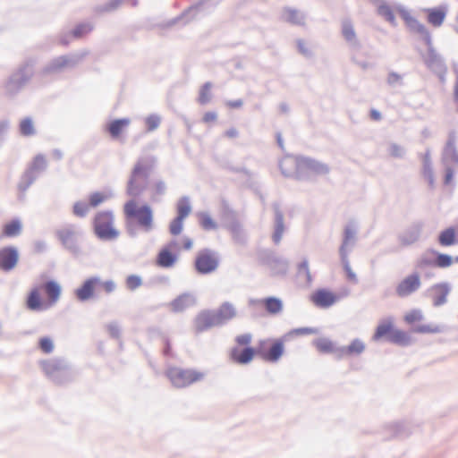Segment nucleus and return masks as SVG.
<instances>
[{
  "label": "nucleus",
  "instance_id": "32",
  "mask_svg": "<svg viewBox=\"0 0 458 458\" xmlns=\"http://www.w3.org/2000/svg\"><path fill=\"white\" fill-rule=\"evenodd\" d=\"M131 119L128 117L116 118L111 120L106 125V131L112 139L115 140L120 137L122 132L129 126Z\"/></svg>",
  "mask_w": 458,
  "mask_h": 458
},
{
  "label": "nucleus",
  "instance_id": "53",
  "mask_svg": "<svg viewBox=\"0 0 458 458\" xmlns=\"http://www.w3.org/2000/svg\"><path fill=\"white\" fill-rule=\"evenodd\" d=\"M286 14L285 20L295 25H301L304 23V16L300 13L296 9L287 7L284 9Z\"/></svg>",
  "mask_w": 458,
  "mask_h": 458
},
{
  "label": "nucleus",
  "instance_id": "28",
  "mask_svg": "<svg viewBox=\"0 0 458 458\" xmlns=\"http://www.w3.org/2000/svg\"><path fill=\"white\" fill-rule=\"evenodd\" d=\"M256 303L262 304L265 310L272 316L281 313L284 309L283 301L276 296H268L260 300L250 299L249 301L250 305H254Z\"/></svg>",
  "mask_w": 458,
  "mask_h": 458
},
{
  "label": "nucleus",
  "instance_id": "29",
  "mask_svg": "<svg viewBox=\"0 0 458 458\" xmlns=\"http://www.w3.org/2000/svg\"><path fill=\"white\" fill-rule=\"evenodd\" d=\"M366 345L360 338L353 339L350 344L337 348V358L342 359L344 356H359L365 351Z\"/></svg>",
  "mask_w": 458,
  "mask_h": 458
},
{
  "label": "nucleus",
  "instance_id": "48",
  "mask_svg": "<svg viewBox=\"0 0 458 458\" xmlns=\"http://www.w3.org/2000/svg\"><path fill=\"white\" fill-rule=\"evenodd\" d=\"M123 1L124 0H110L103 4L95 6L93 11L96 14L111 13L117 10Z\"/></svg>",
  "mask_w": 458,
  "mask_h": 458
},
{
  "label": "nucleus",
  "instance_id": "64",
  "mask_svg": "<svg viewBox=\"0 0 458 458\" xmlns=\"http://www.w3.org/2000/svg\"><path fill=\"white\" fill-rule=\"evenodd\" d=\"M142 278L138 275H130L126 277L125 285L128 290L134 291L142 285Z\"/></svg>",
  "mask_w": 458,
  "mask_h": 458
},
{
  "label": "nucleus",
  "instance_id": "47",
  "mask_svg": "<svg viewBox=\"0 0 458 458\" xmlns=\"http://www.w3.org/2000/svg\"><path fill=\"white\" fill-rule=\"evenodd\" d=\"M19 131L21 135L24 137H30L36 134V130L31 117L27 116L20 122Z\"/></svg>",
  "mask_w": 458,
  "mask_h": 458
},
{
  "label": "nucleus",
  "instance_id": "27",
  "mask_svg": "<svg viewBox=\"0 0 458 458\" xmlns=\"http://www.w3.org/2000/svg\"><path fill=\"white\" fill-rule=\"evenodd\" d=\"M196 297L191 293H183L174 298L168 305L174 313L183 312L188 308L196 305Z\"/></svg>",
  "mask_w": 458,
  "mask_h": 458
},
{
  "label": "nucleus",
  "instance_id": "39",
  "mask_svg": "<svg viewBox=\"0 0 458 458\" xmlns=\"http://www.w3.org/2000/svg\"><path fill=\"white\" fill-rule=\"evenodd\" d=\"M377 13L380 17L384 18L385 21L389 22L393 27L397 26L396 18L392 7L385 1H381V3L377 7Z\"/></svg>",
  "mask_w": 458,
  "mask_h": 458
},
{
  "label": "nucleus",
  "instance_id": "30",
  "mask_svg": "<svg viewBox=\"0 0 458 458\" xmlns=\"http://www.w3.org/2000/svg\"><path fill=\"white\" fill-rule=\"evenodd\" d=\"M178 260V254L168 248H162L156 258V264L162 268L173 267Z\"/></svg>",
  "mask_w": 458,
  "mask_h": 458
},
{
  "label": "nucleus",
  "instance_id": "19",
  "mask_svg": "<svg viewBox=\"0 0 458 458\" xmlns=\"http://www.w3.org/2000/svg\"><path fill=\"white\" fill-rule=\"evenodd\" d=\"M420 276L418 272H413L403 278L396 286V294L399 297H407L420 287Z\"/></svg>",
  "mask_w": 458,
  "mask_h": 458
},
{
  "label": "nucleus",
  "instance_id": "2",
  "mask_svg": "<svg viewBox=\"0 0 458 458\" xmlns=\"http://www.w3.org/2000/svg\"><path fill=\"white\" fill-rule=\"evenodd\" d=\"M237 311L229 302H223L217 310H203L194 318L196 333H202L213 327H222L234 318Z\"/></svg>",
  "mask_w": 458,
  "mask_h": 458
},
{
  "label": "nucleus",
  "instance_id": "33",
  "mask_svg": "<svg viewBox=\"0 0 458 458\" xmlns=\"http://www.w3.org/2000/svg\"><path fill=\"white\" fill-rule=\"evenodd\" d=\"M433 291V305L439 307L444 305L447 301V296L451 291V286L448 283L443 282L436 284L432 286Z\"/></svg>",
  "mask_w": 458,
  "mask_h": 458
},
{
  "label": "nucleus",
  "instance_id": "8",
  "mask_svg": "<svg viewBox=\"0 0 458 458\" xmlns=\"http://www.w3.org/2000/svg\"><path fill=\"white\" fill-rule=\"evenodd\" d=\"M55 238L59 241L62 248L71 255L77 258L81 255L82 250L80 244L83 238V232L73 224H68L55 232Z\"/></svg>",
  "mask_w": 458,
  "mask_h": 458
},
{
  "label": "nucleus",
  "instance_id": "4",
  "mask_svg": "<svg viewBox=\"0 0 458 458\" xmlns=\"http://www.w3.org/2000/svg\"><path fill=\"white\" fill-rule=\"evenodd\" d=\"M34 76V61L28 59L21 64L4 82L5 94L15 97Z\"/></svg>",
  "mask_w": 458,
  "mask_h": 458
},
{
  "label": "nucleus",
  "instance_id": "58",
  "mask_svg": "<svg viewBox=\"0 0 458 458\" xmlns=\"http://www.w3.org/2000/svg\"><path fill=\"white\" fill-rule=\"evenodd\" d=\"M47 168V161L42 154H38L34 158L30 167L26 171H32L35 174L36 170L44 171Z\"/></svg>",
  "mask_w": 458,
  "mask_h": 458
},
{
  "label": "nucleus",
  "instance_id": "55",
  "mask_svg": "<svg viewBox=\"0 0 458 458\" xmlns=\"http://www.w3.org/2000/svg\"><path fill=\"white\" fill-rule=\"evenodd\" d=\"M340 260L348 280L353 284H358V277L350 266L348 255H340Z\"/></svg>",
  "mask_w": 458,
  "mask_h": 458
},
{
  "label": "nucleus",
  "instance_id": "20",
  "mask_svg": "<svg viewBox=\"0 0 458 458\" xmlns=\"http://www.w3.org/2000/svg\"><path fill=\"white\" fill-rule=\"evenodd\" d=\"M424 223L420 220L412 222L402 233L398 235V240L402 246H410L420 238Z\"/></svg>",
  "mask_w": 458,
  "mask_h": 458
},
{
  "label": "nucleus",
  "instance_id": "22",
  "mask_svg": "<svg viewBox=\"0 0 458 458\" xmlns=\"http://www.w3.org/2000/svg\"><path fill=\"white\" fill-rule=\"evenodd\" d=\"M310 300L315 306L327 309L334 305L339 300V297L329 289L320 288L311 294Z\"/></svg>",
  "mask_w": 458,
  "mask_h": 458
},
{
  "label": "nucleus",
  "instance_id": "16",
  "mask_svg": "<svg viewBox=\"0 0 458 458\" xmlns=\"http://www.w3.org/2000/svg\"><path fill=\"white\" fill-rule=\"evenodd\" d=\"M81 58L74 55H64L52 59L41 70L43 76L56 73L64 68H74Z\"/></svg>",
  "mask_w": 458,
  "mask_h": 458
},
{
  "label": "nucleus",
  "instance_id": "57",
  "mask_svg": "<svg viewBox=\"0 0 458 458\" xmlns=\"http://www.w3.org/2000/svg\"><path fill=\"white\" fill-rule=\"evenodd\" d=\"M318 330L315 327H298L290 330L284 335L286 336V340L289 341L294 335H312L318 334Z\"/></svg>",
  "mask_w": 458,
  "mask_h": 458
},
{
  "label": "nucleus",
  "instance_id": "17",
  "mask_svg": "<svg viewBox=\"0 0 458 458\" xmlns=\"http://www.w3.org/2000/svg\"><path fill=\"white\" fill-rule=\"evenodd\" d=\"M100 283V276H93L85 279L81 284L75 289L74 296L81 302H86L96 297L95 292Z\"/></svg>",
  "mask_w": 458,
  "mask_h": 458
},
{
  "label": "nucleus",
  "instance_id": "37",
  "mask_svg": "<svg viewBox=\"0 0 458 458\" xmlns=\"http://www.w3.org/2000/svg\"><path fill=\"white\" fill-rule=\"evenodd\" d=\"M225 229L231 233L234 243L238 245H245L247 243V234L241 222L229 225Z\"/></svg>",
  "mask_w": 458,
  "mask_h": 458
},
{
  "label": "nucleus",
  "instance_id": "62",
  "mask_svg": "<svg viewBox=\"0 0 458 458\" xmlns=\"http://www.w3.org/2000/svg\"><path fill=\"white\" fill-rule=\"evenodd\" d=\"M107 199V195L100 191H95L89 196V206L91 208H97Z\"/></svg>",
  "mask_w": 458,
  "mask_h": 458
},
{
  "label": "nucleus",
  "instance_id": "41",
  "mask_svg": "<svg viewBox=\"0 0 458 458\" xmlns=\"http://www.w3.org/2000/svg\"><path fill=\"white\" fill-rule=\"evenodd\" d=\"M22 224L19 218H13L3 226L2 233L5 237H15L21 234Z\"/></svg>",
  "mask_w": 458,
  "mask_h": 458
},
{
  "label": "nucleus",
  "instance_id": "63",
  "mask_svg": "<svg viewBox=\"0 0 458 458\" xmlns=\"http://www.w3.org/2000/svg\"><path fill=\"white\" fill-rule=\"evenodd\" d=\"M185 219L174 216V218L169 224V233L172 235H179L183 229V222Z\"/></svg>",
  "mask_w": 458,
  "mask_h": 458
},
{
  "label": "nucleus",
  "instance_id": "7",
  "mask_svg": "<svg viewBox=\"0 0 458 458\" xmlns=\"http://www.w3.org/2000/svg\"><path fill=\"white\" fill-rule=\"evenodd\" d=\"M114 221L112 210H102L96 213L92 219V229L98 240L110 242L118 238L120 232L114 226Z\"/></svg>",
  "mask_w": 458,
  "mask_h": 458
},
{
  "label": "nucleus",
  "instance_id": "43",
  "mask_svg": "<svg viewBox=\"0 0 458 458\" xmlns=\"http://www.w3.org/2000/svg\"><path fill=\"white\" fill-rule=\"evenodd\" d=\"M176 216L178 217L186 219L191 213L192 208L191 205L190 198L188 196L181 197L176 203Z\"/></svg>",
  "mask_w": 458,
  "mask_h": 458
},
{
  "label": "nucleus",
  "instance_id": "59",
  "mask_svg": "<svg viewBox=\"0 0 458 458\" xmlns=\"http://www.w3.org/2000/svg\"><path fill=\"white\" fill-rule=\"evenodd\" d=\"M89 206L84 201H76L72 206V214L77 216L83 218L89 213Z\"/></svg>",
  "mask_w": 458,
  "mask_h": 458
},
{
  "label": "nucleus",
  "instance_id": "11",
  "mask_svg": "<svg viewBox=\"0 0 458 458\" xmlns=\"http://www.w3.org/2000/svg\"><path fill=\"white\" fill-rule=\"evenodd\" d=\"M286 336L259 340L257 344L258 357L266 362L276 363L284 353Z\"/></svg>",
  "mask_w": 458,
  "mask_h": 458
},
{
  "label": "nucleus",
  "instance_id": "13",
  "mask_svg": "<svg viewBox=\"0 0 458 458\" xmlns=\"http://www.w3.org/2000/svg\"><path fill=\"white\" fill-rule=\"evenodd\" d=\"M223 0H198L182 12L180 15L170 20L167 22V26H174L181 20H183L184 23H188L190 21L193 20L198 13H210Z\"/></svg>",
  "mask_w": 458,
  "mask_h": 458
},
{
  "label": "nucleus",
  "instance_id": "42",
  "mask_svg": "<svg viewBox=\"0 0 458 458\" xmlns=\"http://www.w3.org/2000/svg\"><path fill=\"white\" fill-rule=\"evenodd\" d=\"M26 305L30 310H40L43 309V302L38 288L35 287L30 292Z\"/></svg>",
  "mask_w": 458,
  "mask_h": 458
},
{
  "label": "nucleus",
  "instance_id": "45",
  "mask_svg": "<svg viewBox=\"0 0 458 458\" xmlns=\"http://www.w3.org/2000/svg\"><path fill=\"white\" fill-rule=\"evenodd\" d=\"M213 84L211 81L205 82L199 89L198 102L201 106H205L211 101L212 93L211 89Z\"/></svg>",
  "mask_w": 458,
  "mask_h": 458
},
{
  "label": "nucleus",
  "instance_id": "38",
  "mask_svg": "<svg viewBox=\"0 0 458 458\" xmlns=\"http://www.w3.org/2000/svg\"><path fill=\"white\" fill-rule=\"evenodd\" d=\"M43 290L49 296L51 303H55L60 299L62 287L57 281L54 279L47 280L43 284Z\"/></svg>",
  "mask_w": 458,
  "mask_h": 458
},
{
  "label": "nucleus",
  "instance_id": "3",
  "mask_svg": "<svg viewBox=\"0 0 458 458\" xmlns=\"http://www.w3.org/2000/svg\"><path fill=\"white\" fill-rule=\"evenodd\" d=\"M151 171V165L145 164L142 160L136 162L126 185V194L131 198V199L136 200L147 190Z\"/></svg>",
  "mask_w": 458,
  "mask_h": 458
},
{
  "label": "nucleus",
  "instance_id": "24",
  "mask_svg": "<svg viewBox=\"0 0 458 458\" xmlns=\"http://www.w3.org/2000/svg\"><path fill=\"white\" fill-rule=\"evenodd\" d=\"M274 210V232L272 233V241L276 245H278L285 230L284 213L280 208V204L274 202L272 204Z\"/></svg>",
  "mask_w": 458,
  "mask_h": 458
},
{
  "label": "nucleus",
  "instance_id": "21",
  "mask_svg": "<svg viewBox=\"0 0 458 458\" xmlns=\"http://www.w3.org/2000/svg\"><path fill=\"white\" fill-rule=\"evenodd\" d=\"M357 241V226L354 222H349L343 231L342 243L339 247V255H349Z\"/></svg>",
  "mask_w": 458,
  "mask_h": 458
},
{
  "label": "nucleus",
  "instance_id": "10",
  "mask_svg": "<svg viewBox=\"0 0 458 458\" xmlns=\"http://www.w3.org/2000/svg\"><path fill=\"white\" fill-rule=\"evenodd\" d=\"M310 172L317 175H326L330 172L327 164L315 158L299 156L295 159V179L298 181H309Z\"/></svg>",
  "mask_w": 458,
  "mask_h": 458
},
{
  "label": "nucleus",
  "instance_id": "14",
  "mask_svg": "<svg viewBox=\"0 0 458 458\" xmlns=\"http://www.w3.org/2000/svg\"><path fill=\"white\" fill-rule=\"evenodd\" d=\"M166 377L172 385L177 388H183L204 378V373L191 369L172 367L166 370Z\"/></svg>",
  "mask_w": 458,
  "mask_h": 458
},
{
  "label": "nucleus",
  "instance_id": "6",
  "mask_svg": "<svg viewBox=\"0 0 458 458\" xmlns=\"http://www.w3.org/2000/svg\"><path fill=\"white\" fill-rule=\"evenodd\" d=\"M382 339L403 347L410 345L411 343L410 335L403 330L396 328L391 318L379 322L372 335V340L375 342H378Z\"/></svg>",
  "mask_w": 458,
  "mask_h": 458
},
{
  "label": "nucleus",
  "instance_id": "25",
  "mask_svg": "<svg viewBox=\"0 0 458 458\" xmlns=\"http://www.w3.org/2000/svg\"><path fill=\"white\" fill-rule=\"evenodd\" d=\"M342 36L352 52L360 51L361 44L357 38L353 24L351 20L345 19L342 21Z\"/></svg>",
  "mask_w": 458,
  "mask_h": 458
},
{
  "label": "nucleus",
  "instance_id": "60",
  "mask_svg": "<svg viewBox=\"0 0 458 458\" xmlns=\"http://www.w3.org/2000/svg\"><path fill=\"white\" fill-rule=\"evenodd\" d=\"M38 345L41 352L46 354H50L55 348L54 342L49 336H43L39 338Z\"/></svg>",
  "mask_w": 458,
  "mask_h": 458
},
{
  "label": "nucleus",
  "instance_id": "46",
  "mask_svg": "<svg viewBox=\"0 0 458 458\" xmlns=\"http://www.w3.org/2000/svg\"><path fill=\"white\" fill-rule=\"evenodd\" d=\"M429 255V249H428L415 262V268L419 270H423L428 267H436L435 257L431 258Z\"/></svg>",
  "mask_w": 458,
  "mask_h": 458
},
{
  "label": "nucleus",
  "instance_id": "36",
  "mask_svg": "<svg viewBox=\"0 0 458 458\" xmlns=\"http://www.w3.org/2000/svg\"><path fill=\"white\" fill-rule=\"evenodd\" d=\"M386 430L390 432V438H406L411 434V429L407 423L395 422L386 426Z\"/></svg>",
  "mask_w": 458,
  "mask_h": 458
},
{
  "label": "nucleus",
  "instance_id": "50",
  "mask_svg": "<svg viewBox=\"0 0 458 458\" xmlns=\"http://www.w3.org/2000/svg\"><path fill=\"white\" fill-rule=\"evenodd\" d=\"M422 175L428 180L430 177H434V172L432 168V161L430 157V150L428 149L422 156Z\"/></svg>",
  "mask_w": 458,
  "mask_h": 458
},
{
  "label": "nucleus",
  "instance_id": "26",
  "mask_svg": "<svg viewBox=\"0 0 458 458\" xmlns=\"http://www.w3.org/2000/svg\"><path fill=\"white\" fill-rule=\"evenodd\" d=\"M255 356H258V350L257 346H246L242 349H240L238 347H233L231 350L230 357L231 359L242 365H246L251 362V360L254 359Z\"/></svg>",
  "mask_w": 458,
  "mask_h": 458
},
{
  "label": "nucleus",
  "instance_id": "18",
  "mask_svg": "<svg viewBox=\"0 0 458 458\" xmlns=\"http://www.w3.org/2000/svg\"><path fill=\"white\" fill-rule=\"evenodd\" d=\"M20 259L18 248L15 246H4L0 249V270L11 272L13 270Z\"/></svg>",
  "mask_w": 458,
  "mask_h": 458
},
{
  "label": "nucleus",
  "instance_id": "56",
  "mask_svg": "<svg viewBox=\"0 0 458 458\" xmlns=\"http://www.w3.org/2000/svg\"><path fill=\"white\" fill-rule=\"evenodd\" d=\"M443 327L439 325H419L413 328L418 334H438L443 332Z\"/></svg>",
  "mask_w": 458,
  "mask_h": 458
},
{
  "label": "nucleus",
  "instance_id": "34",
  "mask_svg": "<svg viewBox=\"0 0 458 458\" xmlns=\"http://www.w3.org/2000/svg\"><path fill=\"white\" fill-rule=\"evenodd\" d=\"M437 242L443 247H450L458 244V233L454 226H449L442 230L437 235Z\"/></svg>",
  "mask_w": 458,
  "mask_h": 458
},
{
  "label": "nucleus",
  "instance_id": "12",
  "mask_svg": "<svg viewBox=\"0 0 458 458\" xmlns=\"http://www.w3.org/2000/svg\"><path fill=\"white\" fill-rule=\"evenodd\" d=\"M258 259L261 265L269 268L270 276L273 277H284L288 273V259L278 256L276 251L270 249L259 250Z\"/></svg>",
  "mask_w": 458,
  "mask_h": 458
},
{
  "label": "nucleus",
  "instance_id": "44",
  "mask_svg": "<svg viewBox=\"0 0 458 458\" xmlns=\"http://www.w3.org/2000/svg\"><path fill=\"white\" fill-rule=\"evenodd\" d=\"M429 252L435 257L436 267L446 268L451 267L454 263V257L449 254L439 252L431 248L429 249Z\"/></svg>",
  "mask_w": 458,
  "mask_h": 458
},
{
  "label": "nucleus",
  "instance_id": "51",
  "mask_svg": "<svg viewBox=\"0 0 458 458\" xmlns=\"http://www.w3.org/2000/svg\"><path fill=\"white\" fill-rule=\"evenodd\" d=\"M93 29L94 26L90 22H81L71 30V34L72 38L78 39L91 32Z\"/></svg>",
  "mask_w": 458,
  "mask_h": 458
},
{
  "label": "nucleus",
  "instance_id": "1",
  "mask_svg": "<svg viewBox=\"0 0 458 458\" xmlns=\"http://www.w3.org/2000/svg\"><path fill=\"white\" fill-rule=\"evenodd\" d=\"M396 11L404 21L409 30L412 33L419 34L421 40L427 46V55H420L426 67L438 78L440 83H445L447 65L444 57L439 55L434 47L430 31L423 23L411 16L409 11L403 5H398Z\"/></svg>",
  "mask_w": 458,
  "mask_h": 458
},
{
  "label": "nucleus",
  "instance_id": "5",
  "mask_svg": "<svg viewBox=\"0 0 458 458\" xmlns=\"http://www.w3.org/2000/svg\"><path fill=\"white\" fill-rule=\"evenodd\" d=\"M126 220H135L136 225L144 232L149 233L154 228V212L152 208L145 203L138 206L135 199H129L123 206Z\"/></svg>",
  "mask_w": 458,
  "mask_h": 458
},
{
  "label": "nucleus",
  "instance_id": "54",
  "mask_svg": "<svg viewBox=\"0 0 458 458\" xmlns=\"http://www.w3.org/2000/svg\"><path fill=\"white\" fill-rule=\"evenodd\" d=\"M36 179L37 175L32 171H25L18 184L19 191L21 192L26 191Z\"/></svg>",
  "mask_w": 458,
  "mask_h": 458
},
{
  "label": "nucleus",
  "instance_id": "15",
  "mask_svg": "<svg viewBox=\"0 0 458 458\" xmlns=\"http://www.w3.org/2000/svg\"><path fill=\"white\" fill-rule=\"evenodd\" d=\"M219 257L217 253L208 248H204L197 253L193 267L199 275H209L215 272L219 266Z\"/></svg>",
  "mask_w": 458,
  "mask_h": 458
},
{
  "label": "nucleus",
  "instance_id": "31",
  "mask_svg": "<svg viewBox=\"0 0 458 458\" xmlns=\"http://www.w3.org/2000/svg\"><path fill=\"white\" fill-rule=\"evenodd\" d=\"M427 13V21L434 27H440L446 17L447 6L439 5L437 7L428 8L425 10Z\"/></svg>",
  "mask_w": 458,
  "mask_h": 458
},
{
  "label": "nucleus",
  "instance_id": "9",
  "mask_svg": "<svg viewBox=\"0 0 458 458\" xmlns=\"http://www.w3.org/2000/svg\"><path fill=\"white\" fill-rule=\"evenodd\" d=\"M46 376L55 385H64L72 382L73 374L64 359H50L40 361Z\"/></svg>",
  "mask_w": 458,
  "mask_h": 458
},
{
  "label": "nucleus",
  "instance_id": "49",
  "mask_svg": "<svg viewBox=\"0 0 458 458\" xmlns=\"http://www.w3.org/2000/svg\"><path fill=\"white\" fill-rule=\"evenodd\" d=\"M199 225L205 231H212L217 228L216 222L211 217L208 212H199L198 214Z\"/></svg>",
  "mask_w": 458,
  "mask_h": 458
},
{
  "label": "nucleus",
  "instance_id": "61",
  "mask_svg": "<svg viewBox=\"0 0 458 458\" xmlns=\"http://www.w3.org/2000/svg\"><path fill=\"white\" fill-rule=\"evenodd\" d=\"M161 123V117L157 114H151L145 119L146 129L148 131L157 130Z\"/></svg>",
  "mask_w": 458,
  "mask_h": 458
},
{
  "label": "nucleus",
  "instance_id": "35",
  "mask_svg": "<svg viewBox=\"0 0 458 458\" xmlns=\"http://www.w3.org/2000/svg\"><path fill=\"white\" fill-rule=\"evenodd\" d=\"M221 220L225 228H227L229 225L240 222L237 213L225 199L221 201Z\"/></svg>",
  "mask_w": 458,
  "mask_h": 458
},
{
  "label": "nucleus",
  "instance_id": "23",
  "mask_svg": "<svg viewBox=\"0 0 458 458\" xmlns=\"http://www.w3.org/2000/svg\"><path fill=\"white\" fill-rule=\"evenodd\" d=\"M456 132L452 130L448 133L446 143L442 152V161L444 165L454 163L458 165V150L456 148Z\"/></svg>",
  "mask_w": 458,
  "mask_h": 458
},
{
  "label": "nucleus",
  "instance_id": "52",
  "mask_svg": "<svg viewBox=\"0 0 458 458\" xmlns=\"http://www.w3.org/2000/svg\"><path fill=\"white\" fill-rule=\"evenodd\" d=\"M296 276L300 279L303 277L307 284H310L312 282V277L309 268V261L307 259H303L298 264Z\"/></svg>",
  "mask_w": 458,
  "mask_h": 458
},
{
  "label": "nucleus",
  "instance_id": "40",
  "mask_svg": "<svg viewBox=\"0 0 458 458\" xmlns=\"http://www.w3.org/2000/svg\"><path fill=\"white\" fill-rule=\"evenodd\" d=\"M312 344L321 353H334L337 354V348L334 342L326 337L316 338L312 341Z\"/></svg>",
  "mask_w": 458,
  "mask_h": 458
}]
</instances>
